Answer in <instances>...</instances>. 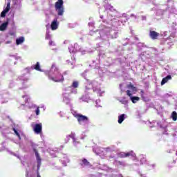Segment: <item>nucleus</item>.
I'll list each match as a JSON object with an SVG mask.
<instances>
[{"instance_id":"1","label":"nucleus","mask_w":177,"mask_h":177,"mask_svg":"<svg viewBox=\"0 0 177 177\" xmlns=\"http://www.w3.org/2000/svg\"><path fill=\"white\" fill-rule=\"evenodd\" d=\"M104 13H107L106 17L103 19V15H100L102 23L99 25V29L96 32H91L90 35L97 39L100 35V41H107L108 38L114 39L118 37V27L124 23L128 21V18L125 14H120L112 6L109 4L107 0L104 1Z\"/></svg>"},{"instance_id":"2","label":"nucleus","mask_w":177,"mask_h":177,"mask_svg":"<svg viewBox=\"0 0 177 177\" xmlns=\"http://www.w3.org/2000/svg\"><path fill=\"white\" fill-rule=\"evenodd\" d=\"M63 0H58V1L55 3V11L58 16H63L64 15V6H63Z\"/></svg>"},{"instance_id":"3","label":"nucleus","mask_w":177,"mask_h":177,"mask_svg":"<svg viewBox=\"0 0 177 177\" xmlns=\"http://www.w3.org/2000/svg\"><path fill=\"white\" fill-rule=\"evenodd\" d=\"M174 5V1L172 0H167V6H160V9L157 10L156 15L157 16H162L164 15V12L165 10L168 9L170 6Z\"/></svg>"},{"instance_id":"4","label":"nucleus","mask_w":177,"mask_h":177,"mask_svg":"<svg viewBox=\"0 0 177 177\" xmlns=\"http://www.w3.org/2000/svg\"><path fill=\"white\" fill-rule=\"evenodd\" d=\"M49 80L54 81V82H63L64 81V77L60 73H57L55 77L48 76Z\"/></svg>"},{"instance_id":"5","label":"nucleus","mask_w":177,"mask_h":177,"mask_svg":"<svg viewBox=\"0 0 177 177\" xmlns=\"http://www.w3.org/2000/svg\"><path fill=\"white\" fill-rule=\"evenodd\" d=\"M175 37H176V33H171L169 37L162 39L163 44L168 45V44H172V42H175Z\"/></svg>"},{"instance_id":"6","label":"nucleus","mask_w":177,"mask_h":177,"mask_svg":"<svg viewBox=\"0 0 177 177\" xmlns=\"http://www.w3.org/2000/svg\"><path fill=\"white\" fill-rule=\"evenodd\" d=\"M74 117L77 118L80 124H81V122H88V121H89V118L82 114L77 113L74 115Z\"/></svg>"},{"instance_id":"7","label":"nucleus","mask_w":177,"mask_h":177,"mask_svg":"<svg viewBox=\"0 0 177 177\" xmlns=\"http://www.w3.org/2000/svg\"><path fill=\"white\" fill-rule=\"evenodd\" d=\"M59 16V15H55L54 19L51 22L50 28L53 31L57 30L59 28V21H57Z\"/></svg>"},{"instance_id":"8","label":"nucleus","mask_w":177,"mask_h":177,"mask_svg":"<svg viewBox=\"0 0 177 177\" xmlns=\"http://www.w3.org/2000/svg\"><path fill=\"white\" fill-rule=\"evenodd\" d=\"M6 2H7V6L6 8H4L3 10L1 12V17H6L8 12L10 10V0H6Z\"/></svg>"},{"instance_id":"9","label":"nucleus","mask_w":177,"mask_h":177,"mask_svg":"<svg viewBox=\"0 0 177 177\" xmlns=\"http://www.w3.org/2000/svg\"><path fill=\"white\" fill-rule=\"evenodd\" d=\"M34 131L37 134L41 133L42 132V124H36L34 127Z\"/></svg>"},{"instance_id":"10","label":"nucleus","mask_w":177,"mask_h":177,"mask_svg":"<svg viewBox=\"0 0 177 177\" xmlns=\"http://www.w3.org/2000/svg\"><path fill=\"white\" fill-rule=\"evenodd\" d=\"M159 35H160V33L154 30H150L149 32V37L151 39H157Z\"/></svg>"},{"instance_id":"11","label":"nucleus","mask_w":177,"mask_h":177,"mask_svg":"<svg viewBox=\"0 0 177 177\" xmlns=\"http://www.w3.org/2000/svg\"><path fill=\"white\" fill-rule=\"evenodd\" d=\"M34 152L37 160V168L38 169H39V167H41V156H39V153H38V151L37 149H34Z\"/></svg>"},{"instance_id":"12","label":"nucleus","mask_w":177,"mask_h":177,"mask_svg":"<svg viewBox=\"0 0 177 177\" xmlns=\"http://www.w3.org/2000/svg\"><path fill=\"white\" fill-rule=\"evenodd\" d=\"M8 26H9L8 21H5L0 25V31H5L6 28H8Z\"/></svg>"},{"instance_id":"13","label":"nucleus","mask_w":177,"mask_h":177,"mask_svg":"<svg viewBox=\"0 0 177 177\" xmlns=\"http://www.w3.org/2000/svg\"><path fill=\"white\" fill-rule=\"evenodd\" d=\"M169 80H172V77L171 75H168L166 77H164L161 81V85H165V84H167Z\"/></svg>"},{"instance_id":"14","label":"nucleus","mask_w":177,"mask_h":177,"mask_svg":"<svg viewBox=\"0 0 177 177\" xmlns=\"http://www.w3.org/2000/svg\"><path fill=\"white\" fill-rule=\"evenodd\" d=\"M32 68L36 70V71H42L41 69V66L39 65V62H37L35 65H33Z\"/></svg>"},{"instance_id":"15","label":"nucleus","mask_w":177,"mask_h":177,"mask_svg":"<svg viewBox=\"0 0 177 177\" xmlns=\"http://www.w3.org/2000/svg\"><path fill=\"white\" fill-rule=\"evenodd\" d=\"M21 0H17L15 2V8L18 10L21 9Z\"/></svg>"},{"instance_id":"16","label":"nucleus","mask_w":177,"mask_h":177,"mask_svg":"<svg viewBox=\"0 0 177 177\" xmlns=\"http://www.w3.org/2000/svg\"><path fill=\"white\" fill-rule=\"evenodd\" d=\"M24 37H20L16 39V44L17 45H21L23 42H24Z\"/></svg>"},{"instance_id":"17","label":"nucleus","mask_w":177,"mask_h":177,"mask_svg":"<svg viewBox=\"0 0 177 177\" xmlns=\"http://www.w3.org/2000/svg\"><path fill=\"white\" fill-rule=\"evenodd\" d=\"M124 120H125V114H122L118 116V124H122L124 122Z\"/></svg>"},{"instance_id":"18","label":"nucleus","mask_w":177,"mask_h":177,"mask_svg":"<svg viewBox=\"0 0 177 177\" xmlns=\"http://www.w3.org/2000/svg\"><path fill=\"white\" fill-rule=\"evenodd\" d=\"M82 165H84L85 167H88V165H91V163L89 162V161H88V160H86V158H83L82 160Z\"/></svg>"},{"instance_id":"19","label":"nucleus","mask_w":177,"mask_h":177,"mask_svg":"<svg viewBox=\"0 0 177 177\" xmlns=\"http://www.w3.org/2000/svg\"><path fill=\"white\" fill-rule=\"evenodd\" d=\"M127 88H129V89H131L132 92H137L138 91V88H136V87H135L133 84H129L127 85Z\"/></svg>"},{"instance_id":"20","label":"nucleus","mask_w":177,"mask_h":177,"mask_svg":"<svg viewBox=\"0 0 177 177\" xmlns=\"http://www.w3.org/2000/svg\"><path fill=\"white\" fill-rule=\"evenodd\" d=\"M133 151L131 152H128V153H123L121 154V157H124V158H126V157H129L131 156H133Z\"/></svg>"},{"instance_id":"21","label":"nucleus","mask_w":177,"mask_h":177,"mask_svg":"<svg viewBox=\"0 0 177 177\" xmlns=\"http://www.w3.org/2000/svg\"><path fill=\"white\" fill-rule=\"evenodd\" d=\"M131 100L132 103H136V102L140 100V98L139 97H131Z\"/></svg>"},{"instance_id":"22","label":"nucleus","mask_w":177,"mask_h":177,"mask_svg":"<svg viewBox=\"0 0 177 177\" xmlns=\"http://www.w3.org/2000/svg\"><path fill=\"white\" fill-rule=\"evenodd\" d=\"M171 118L173 121H176L177 120V113L176 111H173L171 113Z\"/></svg>"},{"instance_id":"23","label":"nucleus","mask_w":177,"mask_h":177,"mask_svg":"<svg viewBox=\"0 0 177 177\" xmlns=\"http://www.w3.org/2000/svg\"><path fill=\"white\" fill-rule=\"evenodd\" d=\"M140 93L142 100L146 101V97H145V91L143 90H141Z\"/></svg>"},{"instance_id":"24","label":"nucleus","mask_w":177,"mask_h":177,"mask_svg":"<svg viewBox=\"0 0 177 177\" xmlns=\"http://www.w3.org/2000/svg\"><path fill=\"white\" fill-rule=\"evenodd\" d=\"M46 39H50V34L49 33V29H47L46 33Z\"/></svg>"},{"instance_id":"25","label":"nucleus","mask_w":177,"mask_h":177,"mask_svg":"<svg viewBox=\"0 0 177 177\" xmlns=\"http://www.w3.org/2000/svg\"><path fill=\"white\" fill-rule=\"evenodd\" d=\"M135 42H131L133 44L139 45L140 42L139 41V39L138 37H134Z\"/></svg>"},{"instance_id":"26","label":"nucleus","mask_w":177,"mask_h":177,"mask_svg":"<svg viewBox=\"0 0 177 177\" xmlns=\"http://www.w3.org/2000/svg\"><path fill=\"white\" fill-rule=\"evenodd\" d=\"M12 131H14L15 135H17V136H18L19 139H21L20 137V133H19V132L17 131V130H16V129L13 128Z\"/></svg>"},{"instance_id":"27","label":"nucleus","mask_w":177,"mask_h":177,"mask_svg":"<svg viewBox=\"0 0 177 177\" xmlns=\"http://www.w3.org/2000/svg\"><path fill=\"white\" fill-rule=\"evenodd\" d=\"M69 138H71V139H73V142H75V133H71L69 135Z\"/></svg>"},{"instance_id":"28","label":"nucleus","mask_w":177,"mask_h":177,"mask_svg":"<svg viewBox=\"0 0 177 177\" xmlns=\"http://www.w3.org/2000/svg\"><path fill=\"white\" fill-rule=\"evenodd\" d=\"M73 88H77L78 86V82H73L72 84Z\"/></svg>"},{"instance_id":"29","label":"nucleus","mask_w":177,"mask_h":177,"mask_svg":"<svg viewBox=\"0 0 177 177\" xmlns=\"http://www.w3.org/2000/svg\"><path fill=\"white\" fill-rule=\"evenodd\" d=\"M126 93H127V96H129V97H132V93H131V90H127L126 91Z\"/></svg>"},{"instance_id":"30","label":"nucleus","mask_w":177,"mask_h":177,"mask_svg":"<svg viewBox=\"0 0 177 177\" xmlns=\"http://www.w3.org/2000/svg\"><path fill=\"white\" fill-rule=\"evenodd\" d=\"M162 37H168V31H165L161 34Z\"/></svg>"},{"instance_id":"31","label":"nucleus","mask_w":177,"mask_h":177,"mask_svg":"<svg viewBox=\"0 0 177 177\" xmlns=\"http://www.w3.org/2000/svg\"><path fill=\"white\" fill-rule=\"evenodd\" d=\"M70 44H71V41H70V40H65L64 41V45H70Z\"/></svg>"},{"instance_id":"32","label":"nucleus","mask_w":177,"mask_h":177,"mask_svg":"<svg viewBox=\"0 0 177 177\" xmlns=\"http://www.w3.org/2000/svg\"><path fill=\"white\" fill-rule=\"evenodd\" d=\"M170 12H171V13H174V15H177V11L175 8H171V10H170Z\"/></svg>"},{"instance_id":"33","label":"nucleus","mask_w":177,"mask_h":177,"mask_svg":"<svg viewBox=\"0 0 177 177\" xmlns=\"http://www.w3.org/2000/svg\"><path fill=\"white\" fill-rule=\"evenodd\" d=\"M39 107H37V109L35 110V113L36 115H39Z\"/></svg>"},{"instance_id":"34","label":"nucleus","mask_w":177,"mask_h":177,"mask_svg":"<svg viewBox=\"0 0 177 177\" xmlns=\"http://www.w3.org/2000/svg\"><path fill=\"white\" fill-rule=\"evenodd\" d=\"M88 26L89 27H93V26H95V22L93 21L88 22Z\"/></svg>"},{"instance_id":"35","label":"nucleus","mask_w":177,"mask_h":177,"mask_svg":"<svg viewBox=\"0 0 177 177\" xmlns=\"http://www.w3.org/2000/svg\"><path fill=\"white\" fill-rule=\"evenodd\" d=\"M170 26H171V27H175V26H176V22H173L172 24H171V23L169 24Z\"/></svg>"},{"instance_id":"36","label":"nucleus","mask_w":177,"mask_h":177,"mask_svg":"<svg viewBox=\"0 0 177 177\" xmlns=\"http://www.w3.org/2000/svg\"><path fill=\"white\" fill-rule=\"evenodd\" d=\"M85 2H88V3H91L93 0H84Z\"/></svg>"},{"instance_id":"37","label":"nucleus","mask_w":177,"mask_h":177,"mask_svg":"<svg viewBox=\"0 0 177 177\" xmlns=\"http://www.w3.org/2000/svg\"><path fill=\"white\" fill-rule=\"evenodd\" d=\"M54 44H55L54 41H50L49 43H48V45H53Z\"/></svg>"},{"instance_id":"38","label":"nucleus","mask_w":177,"mask_h":177,"mask_svg":"<svg viewBox=\"0 0 177 177\" xmlns=\"http://www.w3.org/2000/svg\"><path fill=\"white\" fill-rule=\"evenodd\" d=\"M10 35L13 37V35H15V32L10 31Z\"/></svg>"},{"instance_id":"39","label":"nucleus","mask_w":177,"mask_h":177,"mask_svg":"<svg viewBox=\"0 0 177 177\" xmlns=\"http://www.w3.org/2000/svg\"><path fill=\"white\" fill-rule=\"evenodd\" d=\"M142 20H146V15L142 16Z\"/></svg>"},{"instance_id":"40","label":"nucleus","mask_w":177,"mask_h":177,"mask_svg":"<svg viewBox=\"0 0 177 177\" xmlns=\"http://www.w3.org/2000/svg\"><path fill=\"white\" fill-rule=\"evenodd\" d=\"M131 17H135V19H136V15H133V14H131Z\"/></svg>"},{"instance_id":"41","label":"nucleus","mask_w":177,"mask_h":177,"mask_svg":"<svg viewBox=\"0 0 177 177\" xmlns=\"http://www.w3.org/2000/svg\"><path fill=\"white\" fill-rule=\"evenodd\" d=\"M37 177H41V176L39 175V174H37Z\"/></svg>"},{"instance_id":"42","label":"nucleus","mask_w":177,"mask_h":177,"mask_svg":"<svg viewBox=\"0 0 177 177\" xmlns=\"http://www.w3.org/2000/svg\"><path fill=\"white\" fill-rule=\"evenodd\" d=\"M129 44H131V43H125V45H128Z\"/></svg>"},{"instance_id":"43","label":"nucleus","mask_w":177,"mask_h":177,"mask_svg":"<svg viewBox=\"0 0 177 177\" xmlns=\"http://www.w3.org/2000/svg\"><path fill=\"white\" fill-rule=\"evenodd\" d=\"M22 97H26V95H23Z\"/></svg>"},{"instance_id":"44","label":"nucleus","mask_w":177,"mask_h":177,"mask_svg":"<svg viewBox=\"0 0 177 177\" xmlns=\"http://www.w3.org/2000/svg\"><path fill=\"white\" fill-rule=\"evenodd\" d=\"M6 44H9V41H7Z\"/></svg>"},{"instance_id":"45","label":"nucleus","mask_w":177,"mask_h":177,"mask_svg":"<svg viewBox=\"0 0 177 177\" xmlns=\"http://www.w3.org/2000/svg\"><path fill=\"white\" fill-rule=\"evenodd\" d=\"M26 81H28V79H26Z\"/></svg>"}]
</instances>
